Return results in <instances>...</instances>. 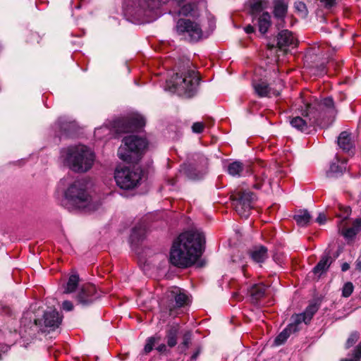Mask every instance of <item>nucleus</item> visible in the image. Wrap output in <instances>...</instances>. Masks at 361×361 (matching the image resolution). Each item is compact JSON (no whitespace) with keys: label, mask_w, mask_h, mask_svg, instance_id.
Segmentation results:
<instances>
[{"label":"nucleus","mask_w":361,"mask_h":361,"mask_svg":"<svg viewBox=\"0 0 361 361\" xmlns=\"http://www.w3.org/2000/svg\"><path fill=\"white\" fill-rule=\"evenodd\" d=\"M245 30L247 33H252L254 32V27L251 25H247L245 28Z\"/></svg>","instance_id":"nucleus-47"},{"label":"nucleus","mask_w":361,"mask_h":361,"mask_svg":"<svg viewBox=\"0 0 361 361\" xmlns=\"http://www.w3.org/2000/svg\"><path fill=\"white\" fill-rule=\"evenodd\" d=\"M157 350L160 353H164L166 351V346L164 344H161L157 348Z\"/></svg>","instance_id":"nucleus-45"},{"label":"nucleus","mask_w":361,"mask_h":361,"mask_svg":"<svg viewBox=\"0 0 361 361\" xmlns=\"http://www.w3.org/2000/svg\"><path fill=\"white\" fill-rule=\"evenodd\" d=\"M262 8V0H253V2L250 3V9L252 16L261 12Z\"/></svg>","instance_id":"nucleus-34"},{"label":"nucleus","mask_w":361,"mask_h":361,"mask_svg":"<svg viewBox=\"0 0 361 361\" xmlns=\"http://www.w3.org/2000/svg\"><path fill=\"white\" fill-rule=\"evenodd\" d=\"M60 159L63 164L76 173H85L93 166L95 156L87 146L72 145L61 150Z\"/></svg>","instance_id":"nucleus-4"},{"label":"nucleus","mask_w":361,"mask_h":361,"mask_svg":"<svg viewBox=\"0 0 361 361\" xmlns=\"http://www.w3.org/2000/svg\"><path fill=\"white\" fill-rule=\"evenodd\" d=\"M62 321V317L56 310L47 311L44 314V323L45 327L55 329L58 328Z\"/></svg>","instance_id":"nucleus-15"},{"label":"nucleus","mask_w":361,"mask_h":361,"mask_svg":"<svg viewBox=\"0 0 361 361\" xmlns=\"http://www.w3.org/2000/svg\"><path fill=\"white\" fill-rule=\"evenodd\" d=\"M288 0H273V13L276 18L283 20L287 15Z\"/></svg>","instance_id":"nucleus-17"},{"label":"nucleus","mask_w":361,"mask_h":361,"mask_svg":"<svg viewBox=\"0 0 361 361\" xmlns=\"http://www.w3.org/2000/svg\"><path fill=\"white\" fill-rule=\"evenodd\" d=\"M283 82L279 80L275 87H270L265 81L259 80L253 82V87L256 94L261 97H277L280 94L283 87Z\"/></svg>","instance_id":"nucleus-11"},{"label":"nucleus","mask_w":361,"mask_h":361,"mask_svg":"<svg viewBox=\"0 0 361 361\" xmlns=\"http://www.w3.org/2000/svg\"><path fill=\"white\" fill-rule=\"evenodd\" d=\"M361 231V219L355 220L350 228L343 229L342 235L347 239L353 238Z\"/></svg>","instance_id":"nucleus-24"},{"label":"nucleus","mask_w":361,"mask_h":361,"mask_svg":"<svg viewBox=\"0 0 361 361\" xmlns=\"http://www.w3.org/2000/svg\"><path fill=\"white\" fill-rule=\"evenodd\" d=\"M142 176V171L139 168L118 167L115 171L114 178L119 188L131 190L140 184Z\"/></svg>","instance_id":"nucleus-7"},{"label":"nucleus","mask_w":361,"mask_h":361,"mask_svg":"<svg viewBox=\"0 0 361 361\" xmlns=\"http://www.w3.org/2000/svg\"><path fill=\"white\" fill-rule=\"evenodd\" d=\"M176 32L188 37L191 42H197L202 37V30L199 23L190 19L180 18L177 21Z\"/></svg>","instance_id":"nucleus-8"},{"label":"nucleus","mask_w":361,"mask_h":361,"mask_svg":"<svg viewBox=\"0 0 361 361\" xmlns=\"http://www.w3.org/2000/svg\"><path fill=\"white\" fill-rule=\"evenodd\" d=\"M179 331L180 326L178 324L173 325L166 330V339L169 347L173 348L177 344Z\"/></svg>","instance_id":"nucleus-22"},{"label":"nucleus","mask_w":361,"mask_h":361,"mask_svg":"<svg viewBox=\"0 0 361 361\" xmlns=\"http://www.w3.org/2000/svg\"><path fill=\"white\" fill-rule=\"evenodd\" d=\"M262 185V183L261 182L260 183L257 182L256 184L254 185V188L256 189H259V188H261Z\"/></svg>","instance_id":"nucleus-49"},{"label":"nucleus","mask_w":361,"mask_h":361,"mask_svg":"<svg viewBox=\"0 0 361 361\" xmlns=\"http://www.w3.org/2000/svg\"><path fill=\"white\" fill-rule=\"evenodd\" d=\"M204 127V126L202 123L197 122L192 125V129L194 133H200L202 132Z\"/></svg>","instance_id":"nucleus-39"},{"label":"nucleus","mask_w":361,"mask_h":361,"mask_svg":"<svg viewBox=\"0 0 361 361\" xmlns=\"http://www.w3.org/2000/svg\"><path fill=\"white\" fill-rule=\"evenodd\" d=\"M255 199V195L250 191L238 192L234 197L236 212L240 216L247 218L250 216Z\"/></svg>","instance_id":"nucleus-10"},{"label":"nucleus","mask_w":361,"mask_h":361,"mask_svg":"<svg viewBox=\"0 0 361 361\" xmlns=\"http://www.w3.org/2000/svg\"><path fill=\"white\" fill-rule=\"evenodd\" d=\"M175 1L177 2V4L180 6L181 3L183 2V0H174Z\"/></svg>","instance_id":"nucleus-52"},{"label":"nucleus","mask_w":361,"mask_h":361,"mask_svg":"<svg viewBox=\"0 0 361 361\" xmlns=\"http://www.w3.org/2000/svg\"><path fill=\"white\" fill-rule=\"evenodd\" d=\"M257 22L259 32L262 34L266 33L271 25V15L268 12H263L258 18Z\"/></svg>","instance_id":"nucleus-25"},{"label":"nucleus","mask_w":361,"mask_h":361,"mask_svg":"<svg viewBox=\"0 0 361 361\" xmlns=\"http://www.w3.org/2000/svg\"><path fill=\"white\" fill-rule=\"evenodd\" d=\"M353 284L351 282H347L343 286L342 295L345 298H348L353 293Z\"/></svg>","instance_id":"nucleus-36"},{"label":"nucleus","mask_w":361,"mask_h":361,"mask_svg":"<svg viewBox=\"0 0 361 361\" xmlns=\"http://www.w3.org/2000/svg\"><path fill=\"white\" fill-rule=\"evenodd\" d=\"M62 307L66 311H71L73 309V305L71 301L65 300L62 304Z\"/></svg>","instance_id":"nucleus-42"},{"label":"nucleus","mask_w":361,"mask_h":361,"mask_svg":"<svg viewBox=\"0 0 361 361\" xmlns=\"http://www.w3.org/2000/svg\"><path fill=\"white\" fill-rule=\"evenodd\" d=\"M296 332V328L294 325H288L283 329L275 338L274 344L280 345L285 343L292 333Z\"/></svg>","instance_id":"nucleus-26"},{"label":"nucleus","mask_w":361,"mask_h":361,"mask_svg":"<svg viewBox=\"0 0 361 361\" xmlns=\"http://www.w3.org/2000/svg\"><path fill=\"white\" fill-rule=\"evenodd\" d=\"M166 1L167 0H137L135 6L145 12L159 8L162 3L164 4Z\"/></svg>","instance_id":"nucleus-18"},{"label":"nucleus","mask_w":361,"mask_h":361,"mask_svg":"<svg viewBox=\"0 0 361 361\" xmlns=\"http://www.w3.org/2000/svg\"><path fill=\"white\" fill-rule=\"evenodd\" d=\"M294 8L298 14L301 18H305L307 16L308 11L306 5L302 1H296L294 4Z\"/></svg>","instance_id":"nucleus-33"},{"label":"nucleus","mask_w":361,"mask_h":361,"mask_svg":"<svg viewBox=\"0 0 361 361\" xmlns=\"http://www.w3.org/2000/svg\"><path fill=\"white\" fill-rule=\"evenodd\" d=\"M233 297L236 298L238 300H239L238 298V293H234L233 294Z\"/></svg>","instance_id":"nucleus-53"},{"label":"nucleus","mask_w":361,"mask_h":361,"mask_svg":"<svg viewBox=\"0 0 361 361\" xmlns=\"http://www.w3.org/2000/svg\"><path fill=\"white\" fill-rule=\"evenodd\" d=\"M35 324L37 325V320H35Z\"/></svg>","instance_id":"nucleus-54"},{"label":"nucleus","mask_w":361,"mask_h":361,"mask_svg":"<svg viewBox=\"0 0 361 361\" xmlns=\"http://www.w3.org/2000/svg\"><path fill=\"white\" fill-rule=\"evenodd\" d=\"M103 129H107V128L105 127V128H100L96 129V130L94 132L95 135H97L99 133V131L103 130Z\"/></svg>","instance_id":"nucleus-51"},{"label":"nucleus","mask_w":361,"mask_h":361,"mask_svg":"<svg viewBox=\"0 0 361 361\" xmlns=\"http://www.w3.org/2000/svg\"><path fill=\"white\" fill-rule=\"evenodd\" d=\"M353 359L358 361L361 358V345H357L353 353Z\"/></svg>","instance_id":"nucleus-40"},{"label":"nucleus","mask_w":361,"mask_h":361,"mask_svg":"<svg viewBox=\"0 0 361 361\" xmlns=\"http://www.w3.org/2000/svg\"><path fill=\"white\" fill-rule=\"evenodd\" d=\"M145 125V118L139 114H133L130 117L120 118L114 123L117 133H128L142 128Z\"/></svg>","instance_id":"nucleus-9"},{"label":"nucleus","mask_w":361,"mask_h":361,"mask_svg":"<svg viewBox=\"0 0 361 361\" xmlns=\"http://www.w3.org/2000/svg\"><path fill=\"white\" fill-rule=\"evenodd\" d=\"M145 230L142 227H135L131 233L133 240H139L145 234Z\"/></svg>","instance_id":"nucleus-37"},{"label":"nucleus","mask_w":361,"mask_h":361,"mask_svg":"<svg viewBox=\"0 0 361 361\" xmlns=\"http://www.w3.org/2000/svg\"><path fill=\"white\" fill-rule=\"evenodd\" d=\"M249 255L255 263H263L268 258V249L263 245L255 246L249 250Z\"/></svg>","instance_id":"nucleus-16"},{"label":"nucleus","mask_w":361,"mask_h":361,"mask_svg":"<svg viewBox=\"0 0 361 361\" xmlns=\"http://www.w3.org/2000/svg\"><path fill=\"white\" fill-rule=\"evenodd\" d=\"M293 322L289 325H294L296 328V331H298V325L302 322L307 324L308 322L306 321L305 316L301 313L298 314L293 315L292 317Z\"/></svg>","instance_id":"nucleus-35"},{"label":"nucleus","mask_w":361,"mask_h":361,"mask_svg":"<svg viewBox=\"0 0 361 361\" xmlns=\"http://www.w3.org/2000/svg\"><path fill=\"white\" fill-rule=\"evenodd\" d=\"M277 40L278 46L281 49H285L288 47H295L298 44V39L293 34L288 30L280 32L278 35Z\"/></svg>","instance_id":"nucleus-14"},{"label":"nucleus","mask_w":361,"mask_h":361,"mask_svg":"<svg viewBox=\"0 0 361 361\" xmlns=\"http://www.w3.org/2000/svg\"><path fill=\"white\" fill-rule=\"evenodd\" d=\"M317 222L319 224H323L326 222V216L324 214H319L316 219Z\"/></svg>","instance_id":"nucleus-43"},{"label":"nucleus","mask_w":361,"mask_h":361,"mask_svg":"<svg viewBox=\"0 0 361 361\" xmlns=\"http://www.w3.org/2000/svg\"><path fill=\"white\" fill-rule=\"evenodd\" d=\"M58 125L60 128V130H63L64 132L66 131V126H70V124H68V123H63L61 126L60 124H58Z\"/></svg>","instance_id":"nucleus-48"},{"label":"nucleus","mask_w":361,"mask_h":361,"mask_svg":"<svg viewBox=\"0 0 361 361\" xmlns=\"http://www.w3.org/2000/svg\"><path fill=\"white\" fill-rule=\"evenodd\" d=\"M192 338V333L189 331L184 333L183 336V342L178 346V348L180 352H185L189 347V345L191 342Z\"/></svg>","instance_id":"nucleus-30"},{"label":"nucleus","mask_w":361,"mask_h":361,"mask_svg":"<svg viewBox=\"0 0 361 361\" xmlns=\"http://www.w3.org/2000/svg\"><path fill=\"white\" fill-rule=\"evenodd\" d=\"M294 219L299 226H305L310 222L311 216L307 210H301L294 215Z\"/></svg>","instance_id":"nucleus-29"},{"label":"nucleus","mask_w":361,"mask_h":361,"mask_svg":"<svg viewBox=\"0 0 361 361\" xmlns=\"http://www.w3.org/2000/svg\"><path fill=\"white\" fill-rule=\"evenodd\" d=\"M337 172H341V169H339V166L334 163L330 166L329 171L328 172V176H330L331 173H334Z\"/></svg>","instance_id":"nucleus-41"},{"label":"nucleus","mask_w":361,"mask_h":361,"mask_svg":"<svg viewBox=\"0 0 361 361\" xmlns=\"http://www.w3.org/2000/svg\"><path fill=\"white\" fill-rule=\"evenodd\" d=\"M123 143L118 150V156L128 163L138 161L147 145L145 139L135 135L126 137Z\"/></svg>","instance_id":"nucleus-6"},{"label":"nucleus","mask_w":361,"mask_h":361,"mask_svg":"<svg viewBox=\"0 0 361 361\" xmlns=\"http://www.w3.org/2000/svg\"><path fill=\"white\" fill-rule=\"evenodd\" d=\"M199 81L200 78L194 70L186 69L167 80L166 88L179 95L190 97L196 91Z\"/></svg>","instance_id":"nucleus-5"},{"label":"nucleus","mask_w":361,"mask_h":361,"mask_svg":"<svg viewBox=\"0 0 361 361\" xmlns=\"http://www.w3.org/2000/svg\"><path fill=\"white\" fill-rule=\"evenodd\" d=\"M204 243V235L197 231L180 233L171 248V263L180 268L192 266L202 255Z\"/></svg>","instance_id":"nucleus-1"},{"label":"nucleus","mask_w":361,"mask_h":361,"mask_svg":"<svg viewBox=\"0 0 361 361\" xmlns=\"http://www.w3.org/2000/svg\"><path fill=\"white\" fill-rule=\"evenodd\" d=\"M168 297L173 299L176 302L175 307H181L188 305L189 302V297L178 287H173L168 292ZM174 306H169V314L173 315V308Z\"/></svg>","instance_id":"nucleus-12"},{"label":"nucleus","mask_w":361,"mask_h":361,"mask_svg":"<svg viewBox=\"0 0 361 361\" xmlns=\"http://www.w3.org/2000/svg\"><path fill=\"white\" fill-rule=\"evenodd\" d=\"M359 338L360 336L357 332H353L346 341L345 348H350L352 347L358 341Z\"/></svg>","instance_id":"nucleus-38"},{"label":"nucleus","mask_w":361,"mask_h":361,"mask_svg":"<svg viewBox=\"0 0 361 361\" xmlns=\"http://www.w3.org/2000/svg\"><path fill=\"white\" fill-rule=\"evenodd\" d=\"M178 11L179 16H191L196 18L199 16V11L197 4L195 3H187L182 6Z\"/></svg>","instance_id":"nucleus-21"},{"label":"nucleus","mask_w":361,"mask_h":361,"mask_svg":"<svg viewBox=\"0 0 361 361\" xmlns=\"http://www.w3.org/2000/svg\"><path fill=\"white\" fill-rule=\"evenodd\" d=\"M331 263L332 259L331 256L329 255H324L314 267L313 272L318 276H321L328 270Z\"/></svg>","instance_id":"nucleus-20"},{"label":"nucleus","mask_w":361,"mask_h":361,"mask_svg":"<svg viewBox=\"0 0 361 361\" xmlns=\"http://www.w3.org/2000/svg\"><path fill=\"white\" fill-rule=\"evenodd\" d=\"M96 288L92 284L83 285L77 296L78 301L82 305H87L92 302L96 296Z\"/></svg>","instance_id":"nucleus-13"},{"label":"nucleus","mask_w":361,"mask_h":361,"mask_svg":"<svg viewBox=\"0 0 361 361\" xmlns=\"http://www.w3.org/2000/svg\"><path fill=\"white\" fill-rule=\"evenodd\" d=\"M63 204L69 211L93 212L101 205L84 179H77L69 183L63 192Z\"/></svg>","instance_id":"nucleus-2"},{"label":"nucleus","mask_w":361,"mask_h":361,"mask_svg":"<svg viewBox=\"0 0 361 361\" xmlns=\"http://www.w3.org/2000/svg\"><path fill=\"white\" fill-rule=\"evenodd\" d=\"M244 170V164L239 161H235L228 164V173L233 176H240Z\"/></svg>","instance_id":"nucleus-28"},{"label":"nucleus","mask_w":361,"mask_h":361,"mask_svg":"<svg viewBox=\"0 0 361 361\" xmlns=\"http://www.w3.org/2000/svg\"><path fill=\"white\" fill-rule=\"evenodd\" d=\"M335 114L336 110L332 98L326 97L320 102L315 100L311 104H305V109L302 114L308 118V121L300 116H295L290 120V123L293 128L304 132L307 130L308 126H322V120L327 117H332Z\"/></svg>","instance_id":"nucleus-3"},{"label":"nucleus","mask_w":361,"mask_h":361,"mask_svg":"<svg viewBox=\"0 0 361 361\" xmlns=\"http://www.w3.org/2000/svg\"><path fill=\"white\" fill-rule=\"evenodd\" d=\"M79 283V276L77 274H71L64 287L63 293L66 294L74 292L78 287Z\"/></svg>","instance_id":"nucleus-27"},{"label":"nucleus","mask_w":361,"mask_h":361,"mask_svg":"<svg viewBox=\"0 0 361 361\" xmlns=\"http://www.w3.org/2000/svg\"><path fill=\"white\" fill-rule=\"evenodd\" d=\"M350 269V265L347 262H344L341 265V270L342 271H346Z\"/></svg>","instance_id":"nucleus-46"},{"label":"nucleus","mask_w":361,"mask_h":361,"mask_svg":"<svg viewBox=\"0 0 361 361\" xmlns=\"http://www.w3.org/2000/svg\"><path fill=\"white\" fill-rule=\"evenodd\" d=\"M336 0H322V1L324 3L325 6L329 8L334 6L336 3Z\"/></svg>","instance_id":"nucleus-44"},{"label":"nucleus","mask_w":361,"mask_h":361,"mask_svg":"<svg viewBox=\"0 0 361 361\" xmlns=\"http://www.w3.org/2000/svg\"><path fill=\"white\" fill-rule=\"evenodd\" d=\"M159 340H160V337H159V336L149 337L146 341V344L144 348L145 353H150L152 350L155 343L159 342Z\"/></svg>","instance_id":"nucleus-32"},{"label":"nucleus","mask_w":361,"mask_h":361,"mask_svg":"<svg viewBox=\"0 0 361 361\" xmlns=\"http://www.w3.org/2000/svg\"><path fill=\"white\" fill-rule=\"evenodd\" d=\"M319 307L316 303L310 304L305 309V312L302 313L306 318V321L309 323L313 315L317 312Z\"/></svg>","instance_id":"nucleus-31"},{"label":"nucleus","mask_w":361,"mask_h":361,"mask_svg":"<svg viewBox=\"0 0 361 361\" xmlns=\"http://www.w3.org/2000/svg\"><path fill=\"white\" fill-rule=\"evenodd\" d=\"M338 145L343 150L349 152L354 147L350 135L346 132H342L338 137Z\"/></svg>","instance_id":"nucleus-23"},{"label":"nucleus","mask_w":361,"mask_h":361,"mask_svg":"<svg viewBox=\"0 0 361 361\" xmlns=\"http://www.w3.org/2000/svg\"><path fill=\"white\" fill-rule=\"evenodd\" d=\"M266 289L267 288L264 284L253 285L249 290L252 302H258L265 295Z\"/></svg>","instance_id":"nucleus-19"},{"label":"nucleus","mask_w":361,"mask_h":361,"mask_svg":"<svg viewBox=\"0 0 361 361\" xmlns=\"http://www.w3.org/2000/svg\"><path fill=\"white\" fill-rule=\"evenodd\" d=\"M198 355H199V351H197L196 353H195L192 355L191 359H192V360H195V359L197 357Z\"/></svg>","instance_id":"nucleus-50"}]
</instances>
